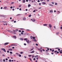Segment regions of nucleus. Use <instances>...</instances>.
Instances as JSON below:
<instances>
[{"mask_svg":"<svg viewBox=\"0 0 62 62\" xmlns=\"http://www.w3.org/2000/svg\"><path fill=\"white\" fill-rule=\"evenodd\" d=\"M52 4H53L54 5V2H52Z\"/></svg>","mask_w":62,"mask_h":62,"instance_id":"680f3d73","label":"nucleus"},{"mask_svg":"<svg viewBox=\"0 0 62 62\" xmlns=\"http://www.w3.org/2000/svg\"><path fill=\"white\" fill-rule=\"evenodd\" d=\"M50 50L51 51H52V49H50Z\"/></svg>","mask_w":62,"mask_h":62,"instance_id":"3c124183","label":"nucleus"},{"mask_svg":"<svg viewBox=\"0 0 62 62\" xmlns=\"http://www.w3.org/2000/svg\"><path fill=\"white\" fill-rule=\"evenodd\" d=\"M16 21H14V23H16Z\"/></svg>","mask_w":62,"mask_h":62,"instance_id":"864d4df0","label":"nucleus"},{"mask_svg":"<svg viewBox=\"0 0 62 62\" xmlns=\"http://www.w3.org/2000/svg\"><path fill=\"white\" fill-rule=\"evenodd\" d=\"M13 38H17V37H16V36H13Z\"/></svg>","mask_w":62,"mask_h":62,"instance_id":"6ab92c4d","label":"nucleus"},{"mask_svg":"<svg viewBox=\"0 0 62 62\" xmlns=\"http://www.w3.org/2000/svg\"><path fill=\"white\" fill-rule=\"evenodd\" d=\"M51 54H54V53H51Z\"/></svg>","mask_w":62,"mask_h":62,"instance_id":"69168bd1","label":"nucleus"},{"mask_svg":"<svg viewBox=\"0 0 62 62\" xmlns=\"http://www.w3.org/2000/svg\"><path fill=\"white\" fill-rule=\"evenodd\" d=\"M19 57H21V55L20 54H19Z\"/></svg>","mask_w":62,"mask_h":62,"instance_id":"473e14b6","label":"nucleus"},{"mask_svg":"<svg viewBox=\"0 0 62 62\" xmlns=\"http://www.w3.org/2000/svg\"><path fill=\"white\" fill-rule=\"evenodd\" d=\"M7 52L8 53H9V51H7Z\"/></svg>","mask_w":62,"mask_h":62,"instance_id":"774afa93","label":"nucleus"},{"mask_svg":"<svg viewBox=\"0 0 62 62\" xmlns=\"http://www.w3.org/2000/svg\"><path fill=\"white\" fill-rule=\"evenodd\" d=\"M37 1L38 2H40V1H39V0H38Z\"/></svg>","mask_w":62,"mask_h":62,"instance_id":"49530a36","label":"nucleus"},{"mask_svg":"<svg viewBox=\"0 0 62 62\" xmlns=\"http://www.w3.org/2000/svg\"><path fill=\"white\" fill-rule=\"evenodd\" d=\"M30 38H31V39H33V37L32 36H31L30 37Z\"/></svg>","mask_w":62,"mask_h":62,"instance_id":"2eb2a0df","label":"nucleus"},{"mask_svg":"<svg viewBox=\"0 0 62 62\" xmlns=\"http://www.w3.org/2000/svg\"><path fill=\"white\" fill-rule=\"evenodd\" d=\"M25 10L26 11H27V10H28L27 9H25Z\"/></svg>","mask_w":62,"mask_h":62,"instance_id":"bf43d9fd","label":"nucleus"},{"mask_svg":"<svg viewBox=\"0 0 62 62\" xmlns=\"http://www.w3.org/2000/svg\"><path fill=\"white\" fill-rule=\"evenodd\" d=\"M19 10H22V9H21V8H20L19 9Z\"/></svg>","mask_w":62,"mask_h":62,"instance_id":"052dcab7","label":"nucleus"},{"mask_svg":"<svg viewBox=\"0 0 62 62\" xmlns=\"http://www.w3.org/2000/svg\"><path fill=\"white\" fill-rule=\"evenodd\" d=\"M0 62H2V59H1L0 60Z\"/></svg>","mask_w":62,"mask_h":62,"instance_id":"a211bd4d","label":"nucleus"},{"mask_svg":"<svg viewBox=\"0 0 62 62\" xmlns=\"http://www.w3.org/2000/svg\"><path fill=\"white\" fill-rule=\"evenodd\" d=\"M60 49H58V51H60Z\"/></svg>","mask_w":62,"mask_h":62,"instance_id":"6e6d98bb","label":"nucleus"},{"mask_svg":"<svg viewBox=\"0 0 62 62\" xmlns=\"http://www.w3.org/2000/svg\"><path fill=\"white\" fill-rule=\"evenodd\" d=\"M38 50H39V51H40V50H41L39 48L38 49Z\"/></svg>","mask_w":62,"mask_h":62,"instance_id":"de8ad7c7","label":"nucleus"},{"mask_svg":"<svg viewBox=\"0 0 62 62\" xmlns=\"http://www.w3.org/2000/svg\"><path fill=\"white\" fill-rule=\"evenodd\" d=\"M3 62H5V59H3Z\"/></svg>","mask_w":62,"mask_h":62,"instance_id":"ea45409f","label":"nucleus"},{"mask_svg":"<svg viewBox=\"0 0 62 62\" xmlns=\"http://www.w3.org/2000/svg\"><path fill=\"white\" fill-rule=\"evenodd\" d=\"M56 35H58V34H59V32H57L56 33Z\"/></svg>","mask_w":62,"mask_h":62,"instance_id":"b1692460","label":"nucleus"},{"mask_svg":"<svg viewBox=\"0 0 62 62\" xmlns=\"http://www.w3.org/2000/svg\"><path fill=\"white\" fill-rule=\"evenodd\" d=\"M29 2H31V0H28Z\"/></svg>","mask_w":62,"mask_h":62,"instance_id":"37998d69","label":"nucleus"},{"mask_svg":"<svg viewBox=\"0 0 62 62\" xmlns=\"http://www.w3.org/2000/svg\"><path fill=\"white\" fill-rule=\"evenodd\" d=\"M8 59L7 58L6 59V60L7 61H8Z\"/></svg>","mask_w":62,"mask_h":62,"instance_id":"58836bf2","label":"nucleus"},{"mask_svg":"<svg viewBox=\"0 0 62 62\" xmlns=\"http://www.w3.org/2000/svg\"><path fill=\"white\" fill-rule=\"evenodd\" d=\"M19 32H22V31H21V30H19Z\"/></svg>","mask_w":62,"mask_h":62,"instance_id":"f704fd0d","label":"nucleus"},{"mask_svg":"<svg viewBox=\"0 0 62 62\" xmlns=\"http://www.w3.org/2000/svg\"><path fill=\"white\" fill-rule=\"evenodd\" d=\"M38 57V55H37L36 56H35V57Z\"/></svg>","mask_w":62,"mask_h":62,"instance_id":"4c0bfd02","label":"nucleus"},{"mask_svg":"<svg viewBox=\"0 0 62 62\" xmlns=\"http://www.w3.org/2000/svg\"><path fill=\"white\" fill-rule=\"evenodd\" d=\"M55 5H57V3H56L55 4Z\"/></svg>","mask_w":62,"mask_h":62,"instance_id":"a18cd8bd","label":"nucleus"},{"mask_svg":"<svg viewBox=\"0 0 62 62\" xmlns=\"http://www.w3.org/2000/svg\"><path fill=\"white\" fill-rule=\"evenodd\" d=\"M24 45H25V46L26 45V44H24Z\"/></svg>","mask_w":62,"mask_h":62,"instance_id":"0e129e2a","label":"nucleus"},{"mask_svg":"<svg viewBox=\"0 0 62 62\" xmlns=\"http://www.w3.org/2000/svg\"><path fill=\"white\" fill-rule=\"evenodd\" d=\"M23 3H25V0H23Z\"/></svg>","mask_w":62,"mask_h":62,"instance_id":"4be33fe9","label":"nucleus"},{"mask_svg":"<svg viewBox=\"0 0 62 62\" xmlns=\"http://www.w3.org/2000/svg\"><path fill=\"white\" fill-rule=\"evenodd\" d=\"M60 54H62V50H61L59 51Z\"/></svg>","mask_w":62,"mask_h":62,"instance_id":"0eeeda50","label":"nucleus"},{"mask_svg":"<svg viewBox=\"0 0 62 62\" xmlns=\"http://www.w3.org/2000/svg\"><path fill=\"white\" fill-rule=\"evenodd\" d=\"M35 19H33L32 20V22H35Z\"/></svg>","mask_w":62,"mask_h":62,"instance_id":"9b49d317","label":"nucleus"},{"mask_svg":"<svg viewBox=\"0 0 62 62\" xmlns=\"http://www.w3.org/2000/svg\"><path fill=\"white\" fill-rule=\"evenodd\" d=\"M16 54H17V55H19V54L17 53H16Z\"/></svg>","mask_w":62,"mask_h":62,"instance_id":"dca6fc26","label":"nucleus"},{"mask_svg":"<svg viewBox=\"0 0 62 62\" xmlns=\"http://www.w3.org/2000/svg\"><path fill=\"white\" fill-rule=\"evenodd\" d=\"M11 46H17V45H16V44L12 45Z\"/></svg>","mask_w":62,"mask_h":62,"instance_id":"20e7f679","label":"nucleus"},{"mask_svg":"<svg viewBox=\"0 0 62 62\" xmlns=\"http://www.w3.org/2000/svg\"><path fill=\"white\" fill-rule=\"evenodd\" d=\"M0 17H3V16L0 15Z\"/></svg>","mask_w":62,"mask_h":62,"instance_id":"4d7b16f0","label":"nucleus"},{"mask_svg":"<svg viewBox=\"0 0 62 62\" xmlns=\"http://www.w3.org/2000/svg\"><path fill=\"white\" fill-rule=\"evenodd\" d=\"M29 17H31V15H30L29 16Z\"/></svg>","mask_w":62,"mask_h":62,"instance_id":"412c9836","label":"nucleus"},{"mask_svg":"<svg viewBox=\"0 0 62 62\" xmlns=\"http://www.w3.org/2000/svg\"><path fill=\"white\" fill-rule=\"evenodd\" d=\"M50 12H52V13H53V10H51L50 11Z\"/></svg>","mask_w":62,"mask_h":62,"instance_id":"ddd939ff","label":"nucleus"},{"mask_svg":"<svg viewBox=\"0 0 62 62\" xmlns=\"http://www.w3.org/2000/svg\"><path fill=\"white\" fill-rule=\"evenodd\" d=\"M45 4H46V2H43L42 3V4H43V5H45Z\"/></svg>","mask_w":62,"mask_h":62,"instance_id":"423d86ee","label":"nucleus"},{"mask_svg":"<svg viewBox=\"0 0 62 62\" xmlns=\"http://www.w3.org/2000/svg\"><path fill=\"white\" fill-rule=\"evenodd\" d=\"M49 27H50V28H51L52 27V26L51 24H49Z\"/></svg>","mask_w":62,"mask_h":62,"instance_id":"f03ea898","label":"nucleus"},{"mask_svg":"<svg viewBox=\"0 0 62 62\" xmlns=\"http://www.w3.org/2000/svg\"><path fill=\"white\" fill-rule=\"evenodd\" d=\"M9 43H5L4 45L5 46L6 45H8V44Z\"/></svg>","mask_w":62,"mask_h":62,"instance_id":"7ed1b4c3","label":"nucleus"},{"mask_svg":"<svg viewBox=\"0 0 62 62\" xmlns=\"http://www.w3.org/2000/svg\"><path fill=\"white\" fill-rule=\"evenodd\" d=\"M14 3V2H12L11 3V4H13Z\"/></svg>","mask_w":62,"mask_h":62,"instance_id":"a878e982","label":"nucleus"},{"mask_svg":"<svg viewBox=\"0 0 62 62\" xmlns=\"http://www.w3.org/2000/svg\"><path fill=\"white\" fill-rule=\"evenodd\" d=\"M42 50H43V51H45V50H44V49H42Z\"/></svg>","mask_w":62,"mask_h":62,"instance_id":"e2e57ef3","label":"nucleus"},{"mask_svg":"<svg viewBox=\"0 0 62 62\" xmlns=\"http://www.w3.org/2000/svg\"><path fill=\"white\" fill-rule=\"evenodd\" d=\"M54 29H55V28H55V26H54Z\"/></svg>","mask_w":62,"mask_h":62,"instance_id":"603ef678","label":"nucleus"},{"mask_svg":"<svg viewBox=\"0 0 62 62\" xmlns=\"http://www.w3.org/2000/svg\"><path fill=\"white\" fill-rule=\"evenodd\" d=\"M19 15H21L20 14H18L17 15V16H19Z\"/></svg>","mask_w":62,"mask_h":62,"instance_id":"72a5a7b5","label":"nucleus"},{"mask_svg":"<svg viewBox=\"0 0 62 62\" xmlns=\"http://www.w3.org/2000/svg\"><path fill=\"white\" fill-rule=\"evenodd\" d=\"M40 51V52H42V50H41Z\"/></svg>","mask_w":62,"mask_h":62,"instance_id":"a19ab883","label":"nucleus"},{"mask_svg":"<svg viewBox=\"0 0 62 62\" xmlns=\"http://www.w3.org/2000/svg\"><path fill=\"white\" fill-rule=\"evenodd\" d=\"M57 51H54V52L55 53H57Z\"/></svg>","mask_w":62,"mask_h":62,"instance_id":"cd10ccee","label":"nucleus"},{"mask_svg":"<svg viewBox=\"0 0 62 62\" xmlns=\"http://www.w3.org/2000/svg\"><path fill=\"white\" fill-rule=\"evenodd\" d=\"M26 2H28V0H26Z\"/></svg>","mask_w":62,"mask_h":62,"instance_id":"338daca9","label":"nucleus"},{"mask_svg":"<svg viewBox=\"0 0 62 62\" xmlns=\"http://www.w3.org/2000/svg\"><path fill=\"white\" fill-rule=\"evenodd\" d=\"M31 55H29V57H31Z\"/></svg>","mask_w":62,"mask_h":62,"instance_id":"09e8293b","label":"nucleus"},{"mask_svg":"<svg viewBox=\"0 0 62 62\" xmlns=\"http://www.w3.org/2000/svg\"><path fill=\"white\" fill-rule=\"evenodd\" d=\"M27 38H25L24 39V40H27Z\"/></svg>","mask_w":62,"mask_h":62,"instance_id":"5701e85b","label":"nucleus"},{"mask_svg":"<svg viewBox=\"0 0 62 62\" xmlns=\"http://www.w3.org/2000/svg\"><path fill=\"white\" fill-rule=\"evenodd\" d=\"M54 49H53V50H52V52H54Z\"/></svg>","mask_w":62,"mask_h":62,"instance_id":"c9c22d12","label":"nucleus"},{"mask_svg":"<svg viewBox=\"0 0 62 62\" xmlns=\"http://www.w3.org/2000/svg\"><path fill=\"white\" fill-rule=\"evenodd\" d=\"M33 39H35V38H36V37H33Z\"/></svg>","mask_w":62,"mask_h":62,"instance_id":"c756f323","label":"nucleus"},{"mask_svg":"<svg viewBox=\"0 0 62 62\" xmlns=\"http://www.w3.org/2000/svg\"><path fill=\"white\" fill-rule=\"evenodd\" d=\"M26 41L28 43H29L30 42H29V40H26Z\"/></svg>","mask_w":62,"mask_h":62,"instance_id":"39448f33","label":"nucleus"},{"mask_svg":"<svg viewBox=\"0 0 62 62\" xmlns=\"http://www.w3.org/2000/svg\"><path fill=\"white\" fill-rule=\"evenodd\" d=\"M9 31L11 33H12V31Z\"/></svg>","mask_w":62,"mask_h":62,"instance_id":"c85d7f7f","label":"nucleus"},{"mask_svg":"<svg viewBox=\"0 0 62 62\" xmlns=\"http://www.w3.org/2000/svg\"><path fill=\"white\" fill-rule=\"evenodd\" d=\"M10 54H12V52H10Z\"/></svg>","mask_w":62,"mask_h":62,"instance_id":"bb28decb","label":"nucleus"},{"mask_svg":"<svg viewBox=\"0 0 62 62\" xmlns=\"http://www.w3.org/2000/svg\"><path fill=\"white\" fill-rule=\"evenodd\" d=\"M2 56H5V55H4V54H3L2 55Z\"/></svg>","mask_w":62,"mask_h":62,"instance_id":"13d9d810","label":"nucleus"},{"mask_svg":"<svg viewBox=\"0 0 62 62\" xmlns=\"http://www.w3.org/2000/svg\"><path fill=\"white\" fill-rule=\"evenodd\" d=\"M35 52V51H32V52H31V54L32 53H34Z\"/></svg>","mask_w":62,"mask_h":62,"instance_id":"9d476101","label":"nucleus"},{"mask_svg":"<svg viewBox=\"0 0 62 62\" xmlns=\"http://www.w3.org/2000/svg\"><path fill=\"white\" fill-rule=\"evenodd\" d=\"M33 41H35V42H36V41H37V40L36 39H34L33 40Z\"/></svg>","mask_w":62,"mask_h":62,"instance_id":"4468645a","label":"nucleus"},{"mask_svg":"<svg viewBox=\"0 0 62 62\" xmlns=\"http://www.w3.org/2000/svg\"><path fill=\"white\" fill-rule=\"evenodd\" d=\"M31 6V5L30 4H29L28 5V7H30Z\"/></svg>","mask_w":62,"mask_h":62,"instance_id":"aec40b11","label":"nucleus"},{"mask_svg":"<svg viewBox=\"0 0 62 62\" xmlns=\"http://www.w3.org/2000/svg\"><path fill=\"white\" fill-rule=\"evenodd\" d=\"M9 51H12V49H8Z\"/></svg>","mask_w":62,"mask_h":62,"instance_id":"1a4fd4ad","label":"nucleus"},{"mask_svg":"<svg viewBox=\"0 0 62 62\" xmlns=\"http://www.w3.org/2000/svg\"><path fill=\"white\" fill-rule=\"evenodd\" d=\"M21 7V5H19V7Z\"/></svg>","mask_w":62,"mask_h":62,"instance_id":"79ce46f5","label":"nucleus"},{"mask_svg":"<svg viewBox=\"0 0 62 62\" xmlns=\"http://www.w3.org/2000/svg\"><path fill=\"white\" fill-rule=\"evenodd\" d=\"M4 8H5V9H6V8H7V7H5Z\"/></svg>","mask_w":62,"mask_h":62,"instance_id":"7c9ffc66","label":"nucleus"},{"mask_svg":"<svg viewBox=\"0 0 62 62\" xmlns=\"http://www.w3.org/2000/svg\"><path fill=\"white\" fill-rule=\"evenodd\" d=\"M43 25H44V26H46L47 25V24H44Z\"/></svg>","mask_w":62,"mask_h":62,"instance_id":"f8f14e48","label":"nucleus"},{"mask_svg":"<svg viewBox=\"0 0 62 62\" xmlns=\"http://www.w3.org/2000/svg\"><path fill=\"white\" fill-rule=\"evenodd\" d=\"M23 21H25L26 20V18L25 17L23 18Z\"/></svg>","mask_w":62,"mask_h":62,"instance_id":"6e6552de","label":"nucleus"},{"mask_svg":"<svg viewBox=\"0 0 62 62\" xmlns=\"http://www.w3.org/2000/svg\"><path fill=\"white\" fill-rule=\"evenodd\" d=\"M36 46H38V44H36Z\"/></svg>","mask_w":62,"mask_h":62,"instance_id":"c03bdc74","label":"nucleus"},{"mask_svg":"<svg viewBox=\"0 0 62 62\" xmlns=\"http://www.w3.org/2000/svg\"><path fill=\"white\" fill-rule=\"evenodd\" d=\"M1 50H3L4 52H6V50L4 48H1Z\"/></svg>","mask_w":62,"mask_h":62,"instance_id":"f257e3e1","label":"nucleus"},{"mask_svg":"<svg viewBox=\"0 0 62 62\" xmlns=\"http://www.w3.org/2000/svg\"><path fill=\"white\" fill-rule=\"evenodd\" d=\"M57 54H59V52L58 51L57 52Z\"/></svg>","mask_w":62,"mask_h":62,"instance_id":"5fc2aeb1","label":"nucleus"},{"mask_svg":"<svg viewBox=\"0 0 62 62\" xmlns=\"http://www.w3.org/2000/svg\"><path fill=\"white\" fill-rule=\"evenodd\" d=\"M20 40H23V38H20Z\"/></svg>","mask_w":62,"mask_h":62,"instance_id":"f3484780","label":"nucleus"},{"mask_svg":"<svg viewBox=\"0 0 62 62\" xmlns=\"http://www.w3.org/2000/svg\"><path fill=\"white\" fill-rule=\"evenodd\" d=\"M11 60H9V62H11Z\"/></svg>","mask_w":62,"mask_h":62,"instance_id":"e433bc0d","label":"nucleus"},{"mask_svg":"<svg viewBox=\"0 0 62 62\" xmlns=\"http://www.w3.org/2000/svg\"><path fill=\"white\" fill-rule=\"evenodd\" d=\"M23 52H20L21 54H23Z\"/></svg>","mask_w":62,"mask_h":62,"instance_id":"2f4dec72","label":"nucleus"},{"mask_svg":"<svg viewBox=\"0 0 62 62\" xmlns=\"http://www.w3.org/2000/svg\"><path fill=\"white\" fill-rule=\"evenodd\" d=\"M21 34H22V35H23V32H21Z\"/></svg>","mask_w":62,"mask_h":62,"instance_id":"8fccbe9b","label":"nucleus"},{"mask_svg":"<svg viewBox=\"0 0 62 62\" xmlns=\"http://www.w3.org/2000/svg\"><path fill=\"white\" fill-rule=\"evenodd\" d=\"M49 5L50 6H53V5H51V4H49Z\"/></svg>","mask_w":62,"mask_h":62,"instance_id":"393cba45","label":"nucleus"}]
</instances>
